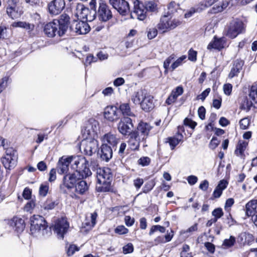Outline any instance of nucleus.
<instances>
[{"label": "nucleus", "mask_w": 257, "mask_h": 257, "mask_svg": "<svg viewBox=\"0 0 257 257\" xmlns=\"http://www.w3.org/2000/svg\"><path fill=\"white\" fill-rule=\"evenodd\" d=\"M70 164H71L72 169L79 173L83 178L90 176L92 174L88 167V162L84 157L79 156L60 158L57 165V172L60 174L67 173Z\"/></svg>", "instance_id": "obj_1"}, {"label": "nucleus", "mask_w": 257, "mask_h": 257, "mask_svg": "<svg viewBox=\"0 0 257 257\" xmlns=\"http://www.w3.org/2000/svg\"><path fill=\"white\" fill-rule=\"evenodd\" d=\"M96 177L99 186L96 187L99 192H108L111 189L112 175L108 168H99L96 169Z\"/></svg>", "instance_id": "obj_2"}, {"label": "nucleus", "mask_w": 257, "mask_h": 257, "mask_svg": "<svg viewBox=\"0 0 257 257\" xmlns=\"http://www.w3.org/2000/svg\"><path fill=\"white\" fill-rule=\"evenodd\" d=\"M181 24L179 20L172 19L171 15L167 14L161 17L157 28L160 32L166 33L173 30Z\"/></svg>", "instance_id": "obj_3"}, {"label": "nucleus", "mask_w": 257, "mask_h": 257, "mask_svg": "<svg viewBox=\"0 0 257 257\" xmlns=\"http://www.w3.org/2000/svg\"><path fill=\"white\" fill-rule=\"evenodd\" d=\"M96 139L97 138L83 137L80 143V150L90 156L95 153L98 149V142Z\"/></svg>", "instance_id": "obj_4"}, {"label": "nucleus", "mask_w": 257, "mask_h": 257, "mask_svg": "<svg viewBox=\"0 0 257 257\" xmlns=\"http://www.w3.org/2000/svg\"><path fill=\"white\" fill-rule=\"evenodd\" d=\"M243 30V23L241 20L236 19L232 20L226 32V36L233 39L235 38Z\"/></svg>", "instance_id": "obj_5"}, {"label": "nucleus", "mask_w": 257, "mask_h": 257, "mask_svg": "<svg viewBox=\"0 0 257 257\" xmlns=\"http://www.w3.org/2000/svg\"><path fill=\"white\" fill-rule=\"evenodd\" d=\"M65 7V0H52L47 5V11L51 16L60 14Z\"/></svg>", "instance_id": "obj_6"}, {"label": "nucleus", "mask_w": 257, "mask_h": 257, "mask_svg": "<svg viewBox=\"0 0 257 257\" xmlns=\"http://www.w3.org/2000/svg\"><path fill=\"white\" fill-rule=\"evenodd\" d=\"M80 177L83 178L80 176V173L76 172L74 173L68 174L65 175L63 179L62 184L60 185L61 189H63L66 188L68 189L73 188L77 181L80 179Z\"/></svg>", "instance_id": "obj_7"}, {"label": "nucleus", "mask_w": 257, "mask_h": 257, "mask_svg": "<svg viewBox=\"0 0 257 257\" xmlns=\"http://www.w3.org/2000/svg\"><path fill=\"white\" fill-rule=\"evenodd\" d=\"M31 231L35 232L37 231L45 229L47 226L44 218L40 215H34L30 218Z\"/></svg>", "instance_id": "obj_8"}, {"label": "nucleus", "mask_w": 257, "mask_h": 257, "mask_svg": "<svg viewBox=\"0 0 257 257\" xmlns=\"http://www.w3.org/2000/svg\"><path fill=\"white\" fill-rule=\"evenodd\" d=\"M109 3L122 16L130 12L129 5L125 0H109Z\"/></svg>", "instance_id": "obj_9"}, {"label": "nucleus", "mask_w": 257, "mask_h": 257, "mask_svg": "<svg viewBox=\"0 0 257 257\" xmlns=\"http://www.w3.org/2000/svg\"><path fill=\"white\" fill-rule=\"evenodd\" d=\"M132 120L129 117H123L118 124V130L123 135H130L133 133Z\"/></svg>", "instance_id": "obj_10"}, {"label": "nucleus", "mask_w": 257, "mask_h": 257, "mask_svg": "<svg viewBox=\"0 0 257 257\" xmlns=\"http://www.w3.org/2000/svg\"><path fill=\"white\" fill-rule=\"evenodd\" d=\"M112 17L111 11L109 7L102 1L99 3L98 10V17L100 21L106 22Z\"/></svg>", "instance_id": "obj_11"}, {"label": "nucleus", "mask_w": 257, "mask_h": 257, "mask_svg": "<svg viewBox=\"0 0 257 257\" xmlns=\"http://www.w3.org/2000/svg\"><path fill=\"white\" fill-rule=\"evenodd\" d=\"M69 227V223L66 219L62 218L57 220L54 227V231L58 236L63 238L64 234L67 231Z\"/></svg>", "instance_id": "obj_12"}, {"label": "nucleus", "mask_w": 257, "mask_h": 257, "mask_svg": "<svg viewBox=\"0 0 257 257\" xmlns=\"http://www.w3.org/2000/svg\"><path fill=\"white\" fill-rule=\"evenodd\" d=\"M134 4L133 14L135 15L137 19L144 20L146 18L147 11L144 5L138 0H132Z\"/></svg>", "instance_id": "obj_13"}, {"label": "nucleus", "mask_w": 257, "mask_h": 257, "mask_svg": "<svg viewBox=\"0 0 257 257\" xmlns=\"http://www.w3.org/2000/svg\"><path fill=\"white\" fill-rule=\"evenodd\" d=\"M59 24L54 20L53 22L47 24L45 27L44 31L45 34L49 37H54L56 35L59 37L63 36L64 35L59 34Z\"/></svg>", "instance_id": "obj_14"}, {"label": "nucleus", "mask_w": 257, "mask_h": 257, "mask_svg": "<svg viewBox=\"0 0 257 257\" xmlns=\"http://www.w3.org/2000/svg\"><path fill=\"white\" fill-rule=\"evenodd\" d=\"M58 24H59V34L60 35H64L67 32L70 21L69 16L66 14L61 15L59 20H54Z\"/></svg>", "instance_id": "obj_15"}, {"label": "nucleus", "mask_w": 257, "mask_h": 257, "mask_svg": "<svg viewBox=\"0 0 257 257\" xmlns=\"http://www.w3.org/2000/svg\"><path fill=\"white\" fill-rule=\"evenodd\" d=\"M104 116L109 121H115L119 117V111L115 106H107L104 109Z\"/></svg>", "instance_id": "obj_16"}, {"label": "nucleus", "mask_w": 257, "mask_h": 257, "mask_svg": "<svg viewBox=\"0 0 257 257\" xmlns=\"http://www.w3.org/2000/svg\"><path fill=\"white\" fill-rule=\"evenodd\" d=\"M13 28H20L29 34H31L34 30L35 26L34 23L24 21H17L13 22L11 24Z\"/></svg>", "instance_id": "obj_17"}, {"label": "nucleus", "mask_w": 257, "mask_h": 257, "mask_svg": "<svg viewBox=\"0 0 257 257\" xmlns=\"http://www.w3.org/2000/svg\"><path fill=\"white\" fill-rule=\"evenodd\" d=\"M137 130V132H133V133L137 134V136L144 141L148 136L151 126L149 124L142 122L139 123Z\"/></svg>", "instance_id": "obj_18"}, {"label": "nucleus", "mask_w": 257, "mask_h": 257, "mask_svg": "<svg viewBox=\"0 0 257 257\" xmlns=\"http://www.w3.org/2000/svg\"><path fill=\"white\" fill-rule=\"evenodd\" d=\"M73 29L78 35H84L90 31V28L86 21H80L76 22Z\"/></svg>", "instance_id": "obj_19"}, {"label": "nucleus", "mask_w": 257, "mask_h": 257, "mask_svg": "<svg viewBox=\"0 0 257 257\" xmlns=\"http://www.w3.org/2000/svg\"><path fill=\"white\" fill-rule=\"evenodd\" d=\"M17 156L13 155L7 154L2 159V162L6 169H11L14 168L17 164Z\"/></svg>", "instance_id": "obj_20"}, {"label": "nucleus", "mask_w": 257, "mask_h": 257, "mask_svg": "<svg viewBox=\"0 0 257 257\" xmlns=\"http://www.w3.org/2000/svg\"><path fill=\"white\" fill-rule=\"evenodd\" d=\"M9 224L13 228H15V230L18 232L23 231L25 227L24 220L18 217H14L11 219L9 221Z\"/></svg>", "instance_id": "obj_21"}, {"label": "nucleus", "mask_w": 257, "mask_h": 257, "mask_svg": "<svg viewBox=\"0 0 257 257\" xmlns=\"http://www.w3.org/2000/svg\"><path fill=\"white\" fill-rule=\"evenodd\" d=\"M130 137L128 141L129 148L132 150H137L140 147V143L143 140L137 136V134L133 132L130 135Z\"/></svg>", "instance_id": "obj_22"}, {"label": "nucleus", "mask_w": 257, "mask_h": 257, "mask_svg": "<svg viewBox=\"0 0 257 257\" xmlns=\"http://www.w3.org/2000/svg\"><path fill=\"white\" fill-rule=\"evenodd\" d=\"M97 217V214L96 212L88 214L82 223L83 226L86 228V229H91L96 224Z\"/></svg>", "instance_id": "obj_23"}, {"label": "nucleus", "mask_w": 257, "mask_h": 257, "mask_svg": "<svg viewBox=\"0 0 257 257\" xmlns=\"http://www.w3.org/2000/svg\"><path fill=\"white\" fill-rule=\"evenodd\" d=\"M245 212L248 216H253L257 214V200L253 199L246 203Z\"/></svg>", "instance_id": "obj_24"}, {"label": "nucleus", "mask_w": 257, "mask_h": 257, "mask_svg": "<svg viewBox=\"0 0 257 257\" xmlns=\"http://www.w3.org/2000/svg\"><path fill=\"white\" fill-rule=\"evenodd\" d=\"M112 156V150L110 146L102 144L101 147V158L105 161H108Z\"/></svg>", "instance_id": "obj_25"}, {"label": "nucleus", "mask_w": 257, "mask_h": 257, "mask_svg": "<svg viewBox=\"0 0 257 257\" xmlns=\"http://www.w3.org/2000/svg\"><path fill=\"white\" fill-rule=\"evenodd\" d=\"M75 15L80 19H84L86 14H89V9L85 7L82 4L77 3L75 6Z\"/></svg>", "instance_id": "obj_26"}, {"label": "nucleus", "mask_w": 257, "mask_h": 257, "mask_svg": "<svg viewBox=\"0 0 257 257\" xmlns=\"http://www.w3.org/2000/svg\"><path fill=\"white\" fill-rule=\"evenodd\" d=\"M102 144H105L106 145L115 146L118 143V139L116 136L110 133L105 134L101 138Z\"/></svg>", "instance_id": "obj_27"}, {"label": "nucleus", "mask_w": 257, "mask_h": 257, "mask_svg": "<svg viewBox=\"0 0 257 257\" xmlns=\"http://www.w3.org/2000/svg\"><path fill=\"white\" fill-rule=\"evenodd\" d=\"M243 65V61L239 60L235 61L233 63V67L228 74V77L232 78L233 77L237 76L240 71L242 69Z\"/></svg>", "instance_id": "obj_28"}, {"label": "nucleus", "mask_w": 257, "mask_h": 257, "mask_svg": "<svg viewBox=\"0 0 257 257\" xmlns=\"http://www.w3.org/2000/svg\"><path fill=\"white\" fill-rule=\"evenodd\" d=\"M153 97L150 95H146L140 104L142 108L146 111H150L154 107Z\"/></svg>", "instance_id": "obj_29"}, {"label": "nucleus", "mask_w": 257, "mask_h": 257, "mask_svg": "<svg viewBox=\"0 0 257 257\" xmlns=\"http://www.w3.org/2000/svg\"><path fill=\"white\" fill-rule=\"evenodd\" d=\"M146 96L145 91L142 89L139 90L135 92L132 95V101L136 104H141L143 99Z\"/></svg>", "instance_id": "obj_30"}, {"label": "nucleus", "mask_w": 257, "mask_h": 257, "mask_svg": "<svg viewBox=\"0 0 257 257\" xmlns=\"http://www.w3.org/2000/svg\"><path fill=\"white\" fill-rule=\"evenodd\" d=\"M75 187L77 193L83 195L88 190L89 185L85 181L81 180L76 183Z\"/></svg>", "instance_id": "obj_31"}, {"label": "nucleus", "mask_w": 257, "mask_h": 257, "mask_svg": "<svg viewBox=\"0 0 257 257\" xmlns=\"http://www.w3.org/2000/svg\"><path fill=\"white\" fill-rule=\"evenodd\" d=\"M83 137L90 138H97V132H94L90 124H86L84 128L82 130Z\"/></svg>", "instance_id": "obj_32"}, {"label": "nucleus", "mask_w": 257, "mask_h": 257, "mask_svg": "<svg viewBox=\"0 0 257 257\" xmlns=\"http://www.w3.org/2000/svg\"><path fill=\"white\" fill-rule=\"evenodd\" d=\"M225 41L223 38L217 39L214 37L213 42H210L207 46L208 49H220L224 47Z\"/></svg>", "instance_id": "obj_33"}, {"label": "nucleus", "mask_w": 257, "mask_h": 257, "mask_svg": "<svg viewBox=\"0 0 257 257\" xmlns=\"http://www.w3.org/2000/svg\"><path fill=\"white\" fill-rule=\"evenodd\" d=\"M229 5L227 1H223L218 5H214L210 10V13L216 14L224 11Z\"/></svg>", "instance_id": "obj_34"}, {"label": "nucleus", "mask_w": 257, "mask_h": 257, "mask_svg": "<svg viewBox=\"0 0 257 257\" xmlns=\"http://www.w3.org/2000/svg\"><path fill=\"white\" fill-rule=\"evenodd\" d=\"M183 136L181 134H178L174 137H170L167 139V142L169 143L171 149L174 148L182 141Z\"/></svg>", "instance_id": "obj_35"}, {"label": "nucleus", "mask_w": 257, "mask_h": 257, "mask_svg": "<svg viewBox=\"0 0 257 257\" xmlns=\"http://www.w3.org/2000/svg\"><path fill=\"white\" fill-rule=\"evenodd\" d=\"M247 145V142L240 141L236 146L235 151V154L237 156L242 155L245 151Z\"/></svg>", "instance_id": "obj_36"}, {"label": "nucleus", "mask_w": 257, "mask_h": 257, "mask_svg": "<svg viewBox=\"0 0 257 257\" xmlns=\"http://www.w3.org/2000/svg\"><path fill=\"white\" fill-rule=\"evenodd\" d=\"M119 109L123 115L133 116V113L131 111L130 105L127 103H122L119 105Z\"/></svg>", "instance_id": "obj_37"}, {"label": "nucleus", "mask_w": 257, "mask_h": 257, "mask_svg": "<svg viewBox=\"0 0 257 257\" xmlns=\"http://www.w3.org/2000/svg\"><path fill=\"white\" fill-rule=\"evenodd\" d=\"M7 13L8 15L12 19H16L20 17L22 13L17 9H7Z\"/></svg>", "instance_id": "obj_38"}, {"label": "nucleus", "mask_w": 257, "mask_h": 257, "mask_svg": "<svg viewBox=\"0 0 257 257\" xmlns=\"http://www.w3.org/2000/svg\"><path fill=\"white\" fill-rule=\"evenodd\" d=\"M249 98L254 104H257V85L254 84L251 87L249 94Z\"/></svg>", "instance_id": "obj_39"}, {"label": "nucleus", "mask_w": 257, "mask_h": 257, "mask_svg": "<svg viewBox=\"0 0 257 257\" xmlns=\"http://www.w3.org/2000/svg\"><path fill=\"white\" fill-rule=\"evenodd\" d=\"M252 235L249 233H246L245 232L241 233L238 237V241L241 243H245L246 240L243 241L244 239L246 240L247 238L248 239V241H252L253 240Z\"/></svg>", "instance_id": "obj_40"}, {"label": "nucleus", "mask_w": 257, "mask_h": 257, "mask_svg": "<svg viewBox=\"0 0 257 257\" xmlns=\"http://www.w3.org/2000/svg\"><path fill=\"white\" fill-rule=\"evenodd\" d=\"M179 9V5L175 3L174 2H172L169 4L168 6V11L167 14L172 15L175 12H177V10Z\"/></svg>", "instance_id": "obj_41"}, {"label": "nucleus", "mask_w": 257, "mask_h": 257, "mask_svg": "<svg viewBox=\"0 0 257 257\" xmlns=\"http://www.w3.org/2000/svg\"><path fill=\"white\" fill-rule=\"evenodd\" d=\"M253 104H254V103L250 99L249 100L247 98H244V100L241 103L240 108L242 109L248 111Z\"/></svg>", "instance_id": "obj_42"}, {"label": "nucleus", "mask_w": 257, "mask_h": 257, "mask_svg": "<svg viewBox=\"0 0 257 257\" xmlns=\"http://www.w3.org/2000/svg\"><path fill=\"white\" fill-rule=\"evenodd\" d=\"M146 11H150L152 12H156L157 11V5L153 1H149L145 3V6H144Z\"/></svg>", "instance_id": "obj_43"}, {"label": "nucleus", "mask_w": 257, "mask_h": 257, "mask_svg": "<svg viewBox=\"0 0 257 257\" xmlns=\"http://www.w3.org/2000/svg\"><path fill=\"white\" fill-rule=\"evenodd\" d=\"M186 58V56L185 55H183L178 59H177L176 61L173 62L172 65L170 66V68L172 71L175 70L176 68L180 66L183 61Z\"/></svg>", "instance_id": "obj_44"}, {"label": "nucleus", "mask_w": 257, "mask_h": 257, "mask_svg": "<svg viewBox=\"0 0 257 257\" xmlns=\"http://www.w3.org/2000/svg\"><path fill=\"white\" fill-rule=\"evenodd\" d=\"M250 119L248 117L242 118L239 121L240 127L242 130L247 129L250 124Z\"/></svg>", "instance_id": "obj_45"}, {"label": "nucleus", "mask_w": 257, "mask_h": 257, "mask_svg": "<svg viewBox=\"0 0 257 257\" xmlns=\"http://www.w3.org/2000/svg\"><path fill=\"white\" fill-rule=\"evenodd\" d=\"M49 185L47 184H42L40 185L39 194L40 196L45 197L47 195L49 191Z\"/></svg>", "instance_id": "obj_46"}, {"label": "nucleus", "mask_w": 257, "mask_h": 257, "mask_svg": "<svg viewBox=\"0 0 257 257\" xmlns=\"http://www.w3.org/2000/svg\"><path fill=\"white\" fill-rule=\"evenodd\" d=\"M159 231L161 233H164L166 231L165 227L159 225H153L151 228L149 232V235H152L155 232Z\"/></svg>", "instance_id": "obj_47"}, {"label": "nucleus", "mask_w": 257, "mask_h": 257, "mask_svg": "<svg viewBox=\"0 0 257 257\" xmlns=\"http://www.w3.org/2000/svg\"><path fill=\"white\" fill-rule=\"evenodd\" d=\"M175 59V55L174 54H172L165 60L163 66L165 69V71H167L169 69H171L170 64Z\"/></svg>", "instance_id": "obj_48"}, {"label": "nucleus", "mask_w": 257, "mask_h": 257, "mask_svg": "<svg viewBox=\"0 0 257 257\" xmlns=\"http://www.w3.org/2000/svg\"><path fill=\"white\" fill-rule=\"evenodd\" d=\"M55 204L51 200H48L43 205H41V208L44 210H49L54 208Z\"/></svg>", "instance_id": "obj_49"}, {"label": "nucleus", "mask_w": 257, "mask_h": 257, "mask_svg": "<svg viewBox=\"0 0 257 257\" xmlns=\"http://www.w3.org/2000/svg\"><path fill=\"white\" fill-rule=\"evenodd\" d=\"M235 241V237L233 236H230L229 238L224 239L222 245L227 247H229L234 245Z\"/></svg>", "instance_id": "obj_50"}, {"label": "nucleus", "mask_w": 257, "mask_h": 257, "mask_svg": "<svg viewBox=\"0 0 257 257\" xmlns=\"http://www.w3.org/2000/svg\"><path fill=\"white\" fill-rule=\"evenodd\" d=\"M212 215L214 216V218L217 220L223 216V212L221 208H217L212 212Z\"/></svg>", "instance_id": "obj_51"}, {"label": "nucleus", "mask_w": 257, "mask_h": 257, "mask_svg": "<svg viewBox=\"0 0 257 257\" xmlns=\"http://www.w3.org/2000/svg\"><path fill=\"white\" fill-rule=\"evenodd\" d=\"M87 123L90 125V127H91L94 132H98L99 129V123L97 120L94 119H90Z\"/></svg>", "instance_id": "obj_52"}, {"label": "nucleus", "mask_w": 257, "mask_h": 257, "mask_svg": "<svg viewBox=\"0 0 257 257\" xmlns=\"http://www.w3.org/2000/svg\"><path fill=\"white\" fill-rule=\"evenodd\" d=\"M19 0H8L7 5V9H17Z\"/></svg>", "instance_id": "obj_53"}, {"label": "nucleus", "mask_w": 257, "mask_h": 257, "mask_svg": "<svg viewBox=\"0 0 257 257\" xmlns=\"http://www.w3.org/2000/svg\"><path fill=\"white\" fill-rule=\"evenodd\" d=\"M151 162V159L148 157H142L139 159L138 163L142 166H148Z\"/></svg>", "instance_id": "obj_54"}, {"label": "nucleus", "mask_w": 257, "mask_h": 257, "mask_svg": "<svg viewBox=\"0 0 257 257\" xmlns=\"http://www.w3.org/2000/svg\"><path fill=\"white\" fill-rule=\"evenodd\" d=\"M35 206V203L33 200L28 202L24 207V210L27 212H31Z\"/></svg>", "instance_id": "obj_55"}, {"label": "nucleus", "mask_w": 257, "mask_h": 257, "mask_svg": "<svg viewBox=\"0 0 257 257\" xmlns=\"http://www.w3.org/2000/svg\"><path fill=\"white\" fill-rule=\"evenodd\" d=\"M128 230L123 225L118 226L115 229V232L119 234H124L128 232Z\"/></svg>", "instance_id": "obj_56"}, {"label": "nucleus", "mask_w": 257, "mask_h": 257, "mask_svg": "<svg viewBox=\"0 0 257 257\" xmlns=\"http://www.w3.org/2000/svg\"><path fill=\"white\" fill-rule=\"evenodd\" d=\"M158 34V30L155 28H151L148 32V37L149 39H152L156 37Z\"/></svg>", "instance_id": "obj_57"}, {"label": "nucleus", "mask_w": 257, "mask_h": 257, "mask_svg": "<svg viewBox=\"0 0 257 257\" xmlns=\"http://www.w3.org/2000/svg\"><path fill=\"white\" fill-rule=\"evenodd\" d=\"M183 89L182 87L178 86L176 88L172 91L171 94L173 95L175 98L176 99L177 98L182 94Z\"/></svg>", "instance_id": "obj_58"}, {"label": "nucleus", "mask_w": 257, "mask_h": 257, "mask_svg": "<svg viewBox=\"0 0 257 257\" xmlns=\"http://www.w3.org/2000/svg\"><path fill=\"white\" fill-rule=\"evenodd\" d=\"M95 10H93L92 12L89 10V14H86V17L84 18V20L86 21L91 22L95 19Z\"/></svg>", "instance_id": "obj_59"}, {"label": "nucleus", "mask_w": 257, "mask_h": 257, "mask_svg": "<svg viewBox=\"0 0 257 257\" xmlns=\"http://www.w3.org/2000/svg\"><path fill=\"white\" fill-rule=\"evenodd\" d=\"M97 59V58L94 57L93 55L89 54L85 59V65L87 66V65H90L92 62H96Z\"/></svg>", "instance_id": "obj_60"}, {"label": "nucleus", "mask_w": 257, "mask_h": 257, "mask_svg": "<svg viewBox=\"0 0 257 257\" xmlns=\"http://www.w3.org/2000/svg\"><path fill=\"white\" fill-rule=\"evenodd\" d=\"M197 52L190 49L188 52V59L192 61L196 60Z\"/></svg>", "instance_id": "obj_61"}, {"label": "nucleus", "mask_w": 257, "mask_h": 257, "mask_svg": "<svg viewBox=\"0 0 257 257\" xmlns=\"http://www.w3.org/2000/svg\"><path fill=\"white\" fill-rule=\"evenodd\" d=\"M219 141L217 138L213 137L209 144V147L212 150L215 149L219 145Z\"/></svg>", "instance_id": "obj_62"}, {"label": "nucleus", "mask_w": 257, "mask_h": 257, "mask_svg": "<svg viewBox=\"0 0 257 257\" xmlns=\"http://www.w3.org/2000/svg\"><path fill=\"white\" fill-rule=\"evenodd\" d=\"M232 86L231 84H225L223 86V91L225 94L229 95L232 91Z\"/></svg>", "instance_id": "obj_63"}, {"label": "nucleus", "mask_w": 257, "mask_h": 257, "mask_svg": "<svg viewBox=\"0 0 257 257\" xmlns=\"http://www.w3.org/2000/svg\"><path fill=\"white\" fill-rule=\"evenodd\" d=\"M184 123L186 126H189L192 128H194L197 125L196 122L192 121L190 119L186 118L184 120Z\"/></svg>", "instance_id": "obj_64"}]
</instances>
